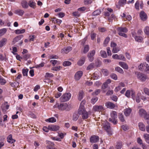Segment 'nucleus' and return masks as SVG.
Listing matches in <instances>:
<instances>
[{
    "label": "nucleus",
    "mask_w": 149,
    "mask_h": 149,
    "mask_svg": "<svg viewBox=\"0 0 149 149\" xmlns=\"http://www.w3.org/2000/svg\"><path fill=\"white\" fill-rule=\"evenodd\" d=\"M84 95V92L82 91H79L78 95V99L80 101L83 99Z\"/></svg>",
    "instance_id": "c756f323"
},
{
    "label": "nucleus",
    "mask_w": 149,
    "mask_h": 149,
    "mask_svg": "<svg viewBox=\"0 0 149 149\" xmlns=\"http://www.w3.org/2000/svg\"><path fill=\"white\" fill-rule=\"evenodd\" d=\"M49 130L53 131H56L59 130L60 127L59 126L51 125L48 126Z\"/></svg>",
    "instance_id": "9b49d317"
},
{
    "label": "nucleus",
    "mask_w": 149,
    "mask_h": 149,
    "mask_svg": "<svg viewBox=\"0 0 149 149\" xmlns=\"http://www.w3.org/2000/svg\"><path fill=\"white\" fill-rule=\"evenodd\" d=\"M119 65L123 69L127 70L128 68V66L126 63L123 62H119Z\"/></svg>",
    "instance_id": "412c9836"
},
{
    "label": "nucleus",
    "mask_w": 149,
    "mask_h": 149,
    "mask_svg": "<svg viewBox=\"0 0 149 149\" xmlns=\"http://www.w3.org/2000/svg\"><path fill=\"white\" fill-rule=\"evenodd\" d=\"M95 53V50H93L90 51L88 54V55H89L91 56H94Z\"/></svg>",
    "instance_id": "774afa93"
},
{
    "label": "nucleus",
    "mask_w": 149,
    "mask_h": 149,
    "mask_svg": "<svg viewBox=\"0 0 149 149\" xmlns=\"http://www.w3.org/2000/svg\"><path fill=\"white\" fill-rule=\"evenodd\" d=\"M7 41V40L6 38H3L0 40V47H2L5 45Z\"/></svg>",
    "instance_id": "a878e982"
},
{
    "label": "nucleus",
    "mask_w": 149,
    "mask_h": 149,
    "mask_svg": "<svg viewBox=\"0 0 149 149\" xmlns=\"http://www.w3.org/2000/svg\"><path fill=\"white\" fill-rule=\"evenodd\" d=\"M120 50L119 47H113L112 52L113 53H117Z\"/></svg>",
    "instance_id": "864d4df0"
},
{
    "label": "nucleus",
    "mask_w": 149,
    "mask_h": 149,
    "mask_svg": "<svg viewBox=\"0 0 149 149\" xmlns=\"http://www.w3.org/2000/svg\"><path fill=\"white\" fill-rule=\"evenodd\" d=\"M122 146V143L121 142L117 143L116 146V149H121Z\"/></svg>",
    "instance_id": "de8ad7c7"
},
{
    "label": "nucleus",
    "mask_w": 149,
    "mask_h": 149,
    "mask_svg": "<svg viewBox=\"0 0 149 149\" xmlns=\"http://www.w3.org/2000/svg\"><path fill=\"white\" fill-rule=\"evenodd\" d=\"M93 109L95 111H103L104 109L102 105H95L93 106Z\"/></svg>",
    "instance_id": "1a4fd4ad"
},
{
    "label": "nucleus",
    "mask_w": 149,
    "mask_h": 149,
    "mask_svg": "<svg viewBox=\"0 0 149 149\" xmlns=\"http://www.w3.org/2000/svg\"><path fill=\"white\" fill-rule=\"evenodd\" d=\"M87 39V37H86L83 39L81 40L79 42V43L81 46H84L85 44V43Z\"/></svg>",
    "instance_id": "c9c22d12"
},
{
    "label": "nucleus",
    "mask_w": 149,
    "mask_h": 149,
    "mask_svg": "<svg viewBox=\"0 0 149 149\" xmlns=\"http://www.w3.org/2000/svg\"><path fill=\"white\" fill-rule=\"evenodd\" d=\"M47 149H57L54 146V143L49 141L48 145L46 146Z\"/></svg>",
    "instance_id": "ddd939ff"
},
{
    "label": "nucleus",
    "mask_w": 149,
    "mask_h": 149,
    "mask_svg": "<svg viewBox=\"0 0 149 149\" xmlns=\"http://www.w3.org/2000/svg\"><path fill=\"white\" fill-rule=\"evenodd\" d=\"M6 82V81L2 76H0V84L1 85H4Z\"/></svg>",
    "instance_id": "58836bf2"
},
{
    "label": "nucleus",
    "mask_w": 149,
    "mask_h": 149,
    "mask_svg": "<svg viewBox=\"0 0 149 149\" xmlns=\"http://www.w3.org/2000/svg\"><path fill=\"white\" fill-rule=\"evenodd\" d=\"M126 0H119L118 1V4L120 6H123L126 3Z\"/></svg>",
    "instance_id": "3c124183"
},
{
    "label": "nucleus",
    "mask_w": 149,
    "mask_h": 149,
    "mask_svg": "<svg viewBox=\"0 0 149 149\" xmlns=\"http://www.w3.org/2000/svg\"><path fill=\"white\" fill-rule=\"evenodd\" d=\"M71 64V62L69 61H65L63 63V65L64 67L70 66Z\"/></svg>",
    "instance_id": "f704fd0d"
},
{
    "label": "nucleus",
    "mask_w": 149,
    "mask_h": 149,
    "mask_svg": "<svg viewBox=\"0 0 149 149\" xmlns=\"http://www.w3.org/2000/svg\"><path fill=\"white\" fill-rule=\"evenodd\" d=\"M100 55L103 58H106L107 57V55L106 52L104 50H101L100 52Z\"/></svg>",
    "instance_id": "72a5a7b5"
},
{
    "label": "nucleus",
    "mask_w": 149,
    "mask_h": 149,
    "mask_svg": "<svg viewBox=\"0 0 149 149\" xmlns=\"http://www.w3.org/2000/svg\"><path fill=\"white\" fill-rule=\"evenodd\" d=\"M10 84L13 87L16 88L19 85V83L18 82H10Z\"/></svg>",
    "instance_id": "79ce46f5"
},
{
    "label": "nucleus",
    "mask_w": 149,
    "mask_h": 149,
    "mask_svg": "<svg viewBox=\"0 0 149 149\" xmlns=\"http://www.w3.org/2000/svg\"><path fill=\"white\" fill-rule=\"evenodd\" d=\"M21 4L22 7L24 8H27L29 6L27 2L25 0H23L21 2Z\"/></svg>",
    "instance_id": "393cba45"
},
{
    "label": "nucleus",
    "mask_w": 149,
    "mask_h": 149,
    "mask_svg": "<svg viewBox=\"0 0 149 149\" xmlns=\"http://www.w3.org/2000/svg\"><path fill=\"white\" fill-rule=\"evenodd\" d=\"M99 137L97 136L93 135L90 138V141L91 143H95L98 141Z\"/></svg>",
    "instance_id": "f8f14e48"
},
{
    "label": "nucleus",
    "mask_w": 149,
    "mask_h": 149,
    "mask_svg": "<svg viewBox=\"0 0 149 149\" xmlns=\"http://www.w3.org/2000/svg\"><path fill=\"white\" fill-rule=\"evenodd\" d=\"M102 71L104 76H107L108 75L109 73L108 71L106 69H103L102 70Z\"/></svg>",
    "instance_id": "603ef678"
},
{
    "label": "nucleus",
    "mask_w": 149,
    "mask_h": 149,
    "mask_svg": "<svg viewBox=\"0 0 149 149\" xmlns=\"http://www.w3.org/2000/svg\"><path fill=\"white\" fill-rule=\"evenodd\" d=\"M141 95V93H137L136 98V101L137 103H139L140 102Z\"/></svg>",
    "instance_id": "473e14b6"
},
{
    "label": "nucleus",
    "mask_w": 149,
    "mask_h": 149,
    "mask_svg": "<svg viewBox=\"0 0 149 149\" xmlns=\"http://www.w3.org/2000/svg\"><path fill=\"white\" fill-rule=\"evenodd\" d=\"M71 94L69 93H66L64 94L60 98L61 102H64L69 100L71 98Z\"/></svg>",
    "instance_id": "7ed1b4c3"
},
{
    "label": "nucleus",
    "mask_w": 149,
    "mask_h": 149,
    "mask_svg": "<svg viewBox=\"0 0 149 149\" xmlns=\"http://www.w3.org/2000/svg\"><path fill=\"white\" fill-rule=\"evenodd\" d=\"M79 116L77 113H74L72 116V120L74 121L77 120L79 118Z\"/></svg>",
    "instance_id": "5fc2aeb1"
},
{
    "label": "nucleus",
    "mask_w": 149,
    "mask_h": 149,
    "mask_svg": "<svg viewBox=\"0 0 149 149\" xmlns=\"http://www.w3.org/2000/svg\"><path fill=\"white\" fill-rule=\"evenodd\" d=\"M78 113L79 115H82V118L83 119H85L88 118L89 115L91 114L90 111L87 112L84 109H79Z\"/></svg>",
    "instance_id": "f03ea898"
},
{
    "label": "nucleus",
    "mask_w": 149,
    "mask_h": 149,
    "mask_svg": "<svg viewBox=\"0 0 149 149\" xmlns=\"http://www.w3.org/2000/svg\"><path fill=\"white\" fill-rule=\"evenodd\" d=\"M102 125L108 134L110 135L112 134V131L110 127V125L109 123L106 120L102 122Z\"/></svg>",
    "instance_id": "f257e3e1"
},
{
    "label": "nucleus",
    "mask_w": 149,
    "mask_h": 149,
    "mask_svg": "<svg viewBox=\"0 0 149 149\" xmlns=\"http://www.w3.org/2000/svg\"><path fill=\"white\" fill-rule=\"evenodd\" d=\"M117 30L118 32L127 33L128 31L127 29L125 27H119L117 28Z\"/></svg>",
    "instance_id": "aec40b11"
},
{
    "label": "nucleus",
    "mask_w": 149,
    "mask_h": 149,
    "mask_svg": "<svg viewBox=\"0 0 149 149\" xmlns=\"http://www.w3.org/2000/svg\"><path fill=\"white\" fill-rule=\"evenodd\" d=\"M98 98L97 97H94L92 98L91 100V103L94 104L97 101Z\"/></svg>",
    "instance_id": "6e6d98bb"
},
{
    "label": "nucleus",
    "mask_w": 149,
    "mask_h": 149,
    "mask_svg": "<svg viewBox=\"0 0 149 149\" xmlns=\"http://www.w3.org/2000/svg\"><path fill=\"white\" fill-rule=\"evenodd\" d=\"M111 78L113 79L114 80H116L117 79V76L114 73H113L110 75Z\"/></svg>",
    "instance_id": "69168bd1"
},
{
    "label": "nucleus",
    "mask_w": 149,
    "mask_h": 149,
    "mask_svg": "<svg viewBox=\"0 0 149 149\" xmlns=\"http://www.w3.org/2000/svg\"><path fill=\"white\" fill-rule=\"evenodd\" d=\"M146 113V111L143 109H140L139 112V116L143 117L145 116Z\"/></svg>",
    "instance_id": "5701e85b"
},
{
    "label": "nucleus",
    "mask_w": 149,
    "mask_h": 149,
    "mask_svg": "<svg viewBox=\"0 0 149 149\" xmlns=\"http://www.w3.org/2000/svg\"><path fill=\"white\" fill-rule=\"evenodd\" d=\"M134 39L136 41L138 42H142L143 40V38L142 37L137 36H135Z\"/></svg>",
    "instance_id": "cd10ccee"
},
{
    "label": "nucleus",
    "mask_w": 149,
    "mask_h": 149,
    "mask_svg": "<svg viewBox=\"0 0 149 149\" xmlns=\"http://www.w3.org/2000/svg\"><path fill=\"white\" fill-rule=\"evenodd\" d=\"M140 4V2L138 1H136L135 4V8L138 10H139V6Z\"/></svg>",
    "instance_id": "0e129e2a"
},
{
    "label": "nucleus",
    "mask_w": 149,
    "mask_h": 149,
    "mask_svg": "<svg viewBox=\"0 0 149 149\" xmlns=\"http://www.w3.org/2000/svg\"><path fill=\"white\" fill-rule=\"evenodd\" d=\"M28 71L29 70L28 69H23L22 70V72L23 76H27Z\"/></svg>",
    "instance_id": "c03bdc74"
},
{
    "label": "nucleus",
    "mask_w": 149,
    "mask_h": 149,
    "mask_svg": "<svg viewBox=\"0 0 149 149\" xmlns=\"http://www.w3.org/2000/svg\"><path fill=\"white\" fill-rule=\"evenodd\" d=\"M67 107V105L66 104H59L58 103H56L53 107L54 108H58L60 110L63 111L65 110Z\"/></svg>",
    "instance_id": "20e7f679"
},
{
    "label": "nucleus",
    "mask_w": 149,
    "mask_h": 149,
    "mask_svg": "<svg viewBox=\"0 0 149 149\" xmlns=\"http://www.w3.org/2000/svg\"><path fill=\"white\" fill-rule=\"evenodd\" d=\"M101 10L100 9H97L94 11L93 13V15L94 16L98 15L101 13Z\"/></svg>",
    "instance_id": "09e8293b"
},
{
    "label": "nucleus",
    "mask_w": 149,
    "mask_h": 149,
    "mask_svg": "<svg viewBox=\"0 0 149 149\" xmlns=\"http://www.w3.org/2000/svg\"><path fill=\"white\" fill-rule=\"evenodd\" d=\"M7 141L9 143H12L15 141V140L12 138L11 134H10L7 138Z\"/></svg>",
    "instance_id": "4be33fe9"
},
{
    "label": "nucleus",
    "mask_w": 149,
    "mask_h": 149,
    "mask_svg": "<svg viewBox=\"0 0 149 149\" xmlns=\"http://www.w3.org/2000/svg\"><path fill=\"white\" fill-rule=\"evenodd\" d=\"M25 31V29H23L22 30L17 29L15 31V33L17 34L24 33Z\"/></svg>",
    "instance_id": "2f4dec72"
},
{
    "label": "nucleus",
    "mask_w": 149,
    "mask_h": 149,
    "mask_svg": "<svg viewBox=\"0 0 149 149\" xmlns=\"http://www.w3.org/2000/svg\"><path fill=\"white\" fill-rule=\"evenodd\" d=\"M6 31L7 29L6 28H3L0 29V36H3Z\"/></svg>",
    "instance_id": "a19ab883"
},
{
    "label": "nucleus",
    "mask_w": 149,
    "mask_h": 149,
    "mask_svg": "<svg viewBox=\"0 0 149 149\" xmlns=\"http://www.w3.org/2000/svg\"><path fill=\"white\" fill-rule=\"evenodd\" d=\"M12 53L14 55H17V53H16L17 51V49L16 47H12Z\"/></svg>",
    "instance_id": "680f3d73"
},
{
    "label": "nucleus",
    "mask_w": 149,
    "mask_h": 149,
    "mask_svg": "<svg viewBox=\"0 0 149 149\" xmlns=\"http://www.w3.org/2000/svg\"><path fill=\"white\" fill-rule=\"evenodd\" d=\"M72 47H64L61 51L62 53H67L72 50Z\"/></svg>",
    "instance_id": "f3484780"
},
{
    "label": "nucleus",
    "mask_w": 149,
    "mask_h": 149,
    "mask_svg": "<svg viewBox=\"0 0 149 149\" xmlns=\"http://www.w3.org/2000/svg\"><path fill=\"white\" fill-rule=\"evenodd\" d=\"M139 70H141L142 69L144 71H147L149 70V66L148 64L145 63V64L141 63L139 66Z\"/></svg>",
    "instance_id": "423d86ee"
},
{
    "label": "nucleus",
    "mask_w": 149,
    "mask_h": 149,
    "mask_svg": "<svg viewBox=\"0 0 149 149\" xmlns=\"http://www.w3.org/2000/svg\"><path fill=\"white\" fill-rule=\"evenodd\" d=\"M72 15L76 17H79L80 16V14L78 11H75L72 13Z\"/></svg>",
    "instance_id": "e2e57ef3"
},
{
    "label": "nucleus",
    "mask_w": 149,
    "mask_h": 149,
    "mask_svg": "<svg viewBox=\"0 0 149 149\" xmlns=\"http://www.w3.org/2000/svg\"><path fill=\"white\" fill-rule=\"evenodd\" d=\"M96 34L93 32L92 31L91 32V39L92 40H94L95 38L96 37Z\"/></svg>",
    "instance_id": "4d7b16f0"
},
{
    "label": "nucleus",
    "mask_w": 149,
    "mask_h": 149,
    "mask_svg": "<svg viewBox=\"0 0 149 149\" xmlns=\"http://www.w3.org/2000/svg\"><path fill=\"white\" fill-rule=\"evenodd\" d=\"M145 33L146 35H149V27L148 26H146L144 29Z\"/></svg>",
    "instance_id": "052dcab7"
},
{
    "label": "nucleus",
    "mask_w": 149,
    "mask_h": 149,
    "mask_svg": "<svg viewBox=\"0 0 149 149\" xmlns=\"http://www.w3.org/2000/svg\"><path fill=\"white\" fill-rule=\"evenodd\" d=\"M131 110L130 108H127L125 109L124 111V114L126 116H128L130 115L131 112Z\"/></svg>",
    "instance_id": "7c9ffc66"
},
{
    "label": "nucleus",
    "mask_w": 149,
    "mask_h": 149,
    "mask_svg": "<svg viewBox=\"0 0 149 149\" xmlns=\"http://www.w3.org/2000/svg\"><path fill=\"white\" fill-rule=\"evenodd\" d=\"M105 106L108 108L113 109L115 107V105L114 104L110 102H108L105 103Z\"/></svg>",
    "instance_id": "4468645a"
},
{
    "label": "nucleus",
    "mask_w": 149,
    "mask_h": 149,
    "mask_svg": "<svg viewBox=\"0 0 149 149\" xmlns=\"http://www.w3.org/2000/svg\"><path fill=\"white\" fill-rule=\"evenodd\" d=\"M56 119L54 117L49 118L45 120V121L49 123H53L56 121Z\"/></svg>",
    "instance_id": "c85d7f7f"
},
{
    "label": "nucleus",
    "mask_w": 149,
    "mask_h": 149,
    "mask_svg": "<svg viewBox=\"0 0 149 149\" xmlns=\"http://www.w3.org/2000/svg\"><path fill=\"white\" fill-rule=\"evenodd\" d=\"M139 16L141 20L143 21H145L147 19V15L144 11H141L140 13Z\"/></svg>",
    "instance_id": "0eeeda50"
},
{
    "label": "nucleus",
    "mask_w": 149,
    "mask_h": 149,
    "mask_svg": "<svg viewBox=\"0 0 149 149\" xmlns=\"http://www.w3.org/2000/svg\"><path fill=\"white\" fill-rule=\"evenodd\" d=\"M54 75L51 73L49 72H47L46 73L45 77H53Z\"/></svg>",
    "instance_id": "338daca9"
},
{
    "label": "nucleus",
    "mask_w": 149,
    "mask_h": 149,
    "mask_svg": "<svg viewBox=\"0 0 149 149\" xmlns=\"http://www.w3.org/2000/svg\"><path fill=\"white\" fill-rule=\"evenodd\" d=\"M118 118L121 122H124L125 121V120L124 118V116L122 113H120L119 114Z\"/></svg>",
    "instance_id": "4c0bfd02"
},
{
    "label": "nucleus",
    "mask_w": 149,
    "mask_h": 149,
    "mask_svg": "<svg viewBox=\"0 0 149 149\" xmlns=\"http://www.w3.org/2000/svg\"><path fill=\"white\" fill-rule=\"evenodd\" d=\"M14 13L17 15L22 16L24 14V12L23 10L19 9L15 10Z\"/></svg>",
    "instance_id": "dca6fc26"
},
{
    "label": "nucleus",
    "mask_w": 149,
    "mask_h": 149,
    "mask_svg": "<svg viewBox=\"0 0 149 149\" xmlns=\"http://www.w3.org/2000/svg\"><path fill=\"white\" fill-rule=\"evenodd\" d=\"M116 16L113 14H112L110 16L108 17V19L110 22H112V20L115 19Z\"/></svg>",
    "instance_id": "ea45409f"
},
{
    "label": "nucleus",
    "mask_w": 149,
    "mask_h": 149,
    "mask_svg": "<svg viewBox=\"0 0 149 149\" xmlns=\"http://www.w3.org/2000/svg\"><path fill=\"white\" fill-rule=\"evenodd\" d=\"M138 79L142 81H146V76L144 74L139 72L135 73Z\"/></svg>",
    "instance_id": "39448f33"
},
{
    "label": "nucleus",
    "mask_w": 149,
    "mask_h": 149,
    "mask_svg": "<svg viewBox=\"0 0 149 149\" xmlns=\"http://www.w3.org/2000/svg\"><path fill=\"white\" fill-rule=\"evenodd\" d=\"M86 60V57L84 56L81 57L77 62V64L79 66H81L84 65Z\"/></svg>",
    "instance_id": "9d476101"
},
{
    "label": "nucleus",
    "mask_w": 149,
    "mask_h": 149,
    "mask_svg": "<svg viewBox=\"0 0 149 149\" xmlns=\"http://www.w3.org/2000/svg\"><path fill=\"white\" fill-rule=\"evenodd\" d=\"M61 68L60 66H56L52 68V70L55 71H59L60 70Z\"/></svg>",
    "instance_id": "bf43d9fd"
},
{
    "label": "nucleus",
    "mask_w": 149,
    "mask_h": 149,
    "mask_svg": "<svg viewBox=\"0 0 149 149\" xmlns=\"http://www.w3.org/2000/svg\"><path fill=\"white\" fill-rule=\"evenodd\" d=\"M94 67V64L93 63H91L88 65L87 66L86 68V70H89L93 68Z\"/></svg>",
    "instance_id": "8fccbe9b"
},
{
    "label": "nucleus",
    "mask_w": 149,
    "mask_h": 149,
    "mask_svg": "<svg viewBox=\"0 0 149 149\" xmlns=\"http://www.w3.org/2000/svg\"><path fill=\"white\" fill-rule=\"evenodd\" d=\"M83 73L81 71L77 72L74 75V79L77 81L79 80L81 78L83 74Z\"/></svg>",
    "instance_id": "6e6552de"
},
{
    "label": "nucleus",
    "mask_w": 149,
    "mask_h": 149,
    "mask_svg": "<svg viewBox=\"0 0 149 149\" xmlns=\"http://www.w3.org/2000/svg\"><path fill=\"white\" fill-rule=\"evenodd\" d=\"M143 137L145 139L146 142L149 144V134H145L143 135Z\"/></svg>",
    "instance_id": "37998d69"
},
{
    "label": "nucleus",
    "mask_w": 149,
    "mask_h": 149,
    "mask_svg": "<svg viewBox=\"0 0 149 149\" xmlns=\"http://www.w3.org/2000/svg\"><path fill=\"white\" fill-rule=\"evenodd\" d=\"M115 70L120 73H123L124 72L123 69L119 67H117L115 68Z\"/></svg>",
    "instance_id": "49530a36"
},
{
    "label": "nucleus",
    "mask_w": 149,
    "mask_h": 149,
    "mask_svg": "<svg viewBox=\"0 0 149 149\" xmlns=\"http://www.w3.org/2000/svg\"><path fill=\"white\" fill-rule=\"evenodd\" d=\"M110 115L111 118L112 119H116L117 118V113L116 111H113L111 112Z\"/></svg>",
    "instance_id": "bb28decb"
},
{
    "label": "nucleus",
    "mask_w": 149,
    "mask_h": 149,
    "mask_svg": "<svg viewBox=\"0 0 149 149\" xmlns=\"http://www.w3.org/2000/svg\"><path fill=\"white\" fill-rule=\"evenodd\" d=\"M110 40V38L109 37L107 36L103 42L104 45L105 46H107Z\"/></svg>",
    "instance_id": "a18cd8bd"
},
{
    "label": "nucleus",
    "mask_w": 149,
    "mask_h": 149,
    "mask_svg": "<svg viewBox=\"0 0 149 149\" xmlns=\"http://www.w3.org/2000/svg\"><path fill=\"white\" fill-rule=\"evenodd\" d=\"M107 11L104 12V15L106 17H109L111 13L113 12V10L110 8H108L107 9Z\"/></svg>",
    "instance_id": "a211bd4d"
},
{
    "label": "nucleus",
    "mask_w": 149,
    "mask_h": 149,
    "mask_svg": "<svg viewBox=\"0 0 149 149\" xmlns=\"http://www.w3.org/2000/svg\"><path fill=\"white\" fill-rule=\"evenodd\" d=\"M29 5L31 8L35 9L36 7V3L33 0H30L28 2Z\"/></svg>",
    "instance_id": "2eb2a0df"
},
{
    "label": "nucleus",
    "mask_w": 149,
    "mask_h": 149,
    "mask_svg": "<svg viewBox=\"0 0 149 149\" xmlns=\"http://www.w3.org/2000/svg\"><path fill=\"white\" fill-rule=\"evenodd\" d=\"M86 103V101L84 100H83L81 102L80 106L79 109L81 110V109H84V105Z\"/></svg>",
    "instance_id": "e433bc0d"
},
{
    "label": "nucleus",
    "mask_w": 149,
    "mask_h": 149,
    "mask_svg": "<svg viewBox=\"0 0 149 149\" xmlns=\"http://www.w3.org/2000/svg\"><path fill=\"white\" fill-rule=\"evenodd\" d=\"M23 37L22 35H19L15 37L13 40V43L14 44L15 43L20 40Z\"/></svg>",
    "instance_id": "6ab92c4d"
},
{
    "label": "nucleus",
    "mask_w": 149,
    "mask_h": 149,
    "mask_svg": "<svg viewBox=\"0 0 149 149\" xmlns=\"http://www.w3.org/2000/svg\"><path fill=\"white\" fill-rule=\"evenodd\" d=\"M139 129L142 131H145V126L143 123H139Z\"/></svg>",
    "instance_id": "b1692460"
},
{
    "label": "nucleus",
    "mask_w": 149,
    "mask_h": 149,
    "mask_svg": "<svg viewBox=\"0 0 149 149\" xmlns=\"http://www.w3.org/2000/svg\"><path fill=\"white\" fill-rule=\"evenodd\" d=\"M53 21H54V23H57L59 25L62 22L61 20L56 19V18H54V20Z\"/></svg>",
    "instance_id": "13d9d810"
}]
</instances>
